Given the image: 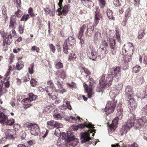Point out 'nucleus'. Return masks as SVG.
<instances>
[{"label":"nucleus","instance_id":"f257e3e1","mask_svg":"<svg viewBox=\"0 0 147 147\" xmlns=\"http://www.w3.org/2000/svg\"><path fill=\"white\" fill-rule=\"evenodd\" d=\"M78 138H58L57 145L63 147L75 146L78 144Z\"/></svg>","mask_w":147,"mask_h":147},{"label":"nucleus","instance_id":"f03ea898","mask_svg":"<svg viewBox=\"0 0 147 147\" xmlns=\"http://www.w3.org/2000/svg\"><path fill=\"white\" fill-rule=\"evenodd\" d=\"M113 76L112 74L109 75L105 80V77L103 76L100 78L99 85L97 86L96 88V91L98 92H101L102 88L106 85L111 86L112 83Z\"/></svg>","mask_w":147,"mask_h":147},{"label":"nucleus","instance_id":"7ed1b4c3","mask_svg":"<svg viewBox=\"0 0 147 147\" xmlns=\"http://www.w3.org/2000/svg\"><path fill=\"white\" fill-rule=\"evenodd\" d=\"M123 49H124V51L127 53V55H125V59H124L127 61H130L135 50L133 44L132 42H129L124 45Z\"/></svg>","mask_w":147,"mask_h":147},{"label":"nucleus","instance_id":"20e7f679","mask_svg":"<svg viewBox=\"0 0 147 147\" xmlns=\"http://www.w3.org/2000/svg\"><path fill=\"white\" fill-rule=\"evenodd\" d=\"M9 74L10 72L7 71L4 76L3 80L0 81V93L1 94L6 92L7 90L5 88H8L9 87Z\"/></svg>","mask_w":147,"mask_h":147},{"label":"nucleus","instance_id":"39448f33","mask_svg":"<svg viewBox=\"0 0 147 147\" xmlns=\"http://www.w3.org/2000/svg\"><path fill=\"white\" fill-rule=\"evenodd\" d=\"M75 40L74 37L70 36L64 42L63 45V51L67 54L74 46Z\"/></svg>","mask_w":147,"mask_h":147},{"label":"nucleus","instance_id":"423d86ee","mask_svg":"<svg viewBox=\"0 0 147 147\" xmlns=\"http://www.w3.org/2000/svg\"><path fill=\"white\" fill-rule=\"evenodd\" d=\"M135 120L134 119H129L127 120L125 125L122 126L120 130L119 134L121 135H125L129 129L134 126Z\"/></svg>","mask_w":147,"mask_h":147},{"label":"nucleus","instance_id":"0eeeda50","mask_svg":"<svg viewBox=\"0 0 147 147\" xmlns=\"http://www.w3.org/2000/svg\"><path fill=\"white\" fill-rule=\"evenodd\" d=\"M147 120L146 118L142 117L141 118L135 120L134 127L139 129L145 125H146Z\"/></svg>","mask_w":147,"mask_h":147},{"label":"nucleus","instance_id":"6e6552de","mask_svg":"<svg viewBox=\"0 0 147 147\" xmlns=\"http://www.w3.org/2000/svg\"><path fill=\"white\" fill-rule=\"evenodd\" d=\"M115 107V102L111 101H108L107 102L105 111L107 113H113Z\"/></svg>","mask_w":147,"mask_h":147},{"label":"nucleus","instance_id":"1a4fd4ad","mask_svg":"<svg viewBox=\"0 0 147 147\" xmlns=\"http://www.w3.org/2000/svg\"><path fill=\"white\" fill-rule=\"evenodd\" d=\"M109 39L110 42L109 46L110 48H114L115 46V40L117 39L118 42L120 41V38L119 33L117 32L113 38H110Z\"/></svg>","mask_w":147,"mask_h":147},{"label":"nucleus","instance_id":"9d476101","mask_svg":"<svg viewBox=\"0 0 147 147\" xmlns=\"http://www.w3.org/2000/svg\"><path fill=\"white\" fill-rule=\"evenodd\" d=\"M29 98H25L22 101V102L24 103V105L26 108L29 107V105L32 101L36 99V96L32 93H30L29 94Z\"/></svg>","mask_w":147,"mask_h":147},{"label":"nucleus","instance_id":"9b49d317","mask_svg":"<svg viewBox=\"0 0 147 147\" xmlns=\"http://www.w3.org/2000/svg\"><path fill=\"white\" fill-rule=\"evenodd\" d=\"M119 118L118 117H115L112 121L111 124L110 125L108 128V131L109 133H111L114 131L117 127L118 124Z\"/></svg>","mask_w":147,"mask_h":147},{"label":"nucleus","instance_id":"f8f14e48","mask_svg":"<svg viewBox=\"0 0 147 147\" xmlns=\"http://www.w3.org/2000/svg\"><path fill=\"white\" fill-rule=\"evenodd\" d=\"M125 94L127 98H130L134 96V92L132 86H127L126 87Z\"/></svg>","mask_w":147,"mask_h":147},{"label":"nucleus","instance_id":"ddd939ff","mask_svg":"<svg viewBox=\"0 0 147 147\" xmlns=\"http://www.w3.org/2000/svg\"><path fill=\"white\" fill-rule=\"evenodd\" d=\"M64 116L65 112L63 111H60L57 109L54 111L53 117L55 119L61 120L63 118Z\"/></svg>","mask_w":147,"mask_h":147},{"label":"nucleus","instance_id":"4468645a","mask_svg":"<svg viewBox=\"0 0 147 147\" xmlns=\"http://www.w3.org/2000/svg\"><path fill=\"white\" fill-rule=\"evenodd\" d=\"M15 3H16V6L18 9L17 11L15 12V16L18 18H20L23 13V12L20 10V9L21 8V0H15Z\"/></svg>","mask_w":147,"mask_h":147},{"label":"nucleus","instance_id":"2eb2a0df","mask_svg":"<svg viewBox=\"0 0 147 147\" xmlns=\"http://www.w3.org/2000/svg\"><path fill=\"white\" fill-rule=\"evenodd\" d=\"M28 127L30 131L31 134L34 135L36 136L37 135L36 127L37 124L36 123H31L27 126Z\"/></svg>","mask_w":147,"mask_h":147},{"label":"nucleus","instance_id":"dca6fc26","mask_svg":"<svg viewBox=\"0 0 147 147\" xmlns=\"http://www.w3.org/2000/svg\"><path fill=\"white\" fill-rule=\"evenodd\" d=\"M88 55L89 58L92 60H95L97 57V55L94 49H90Z\"/></svg>","mask_w":147,"mask_h":147},{"label":"nucleus","instance_id":"f3484780","mask_svg":"<svg viewBox=\"0 0 147 147\" xmlns=\"http://www.w3.org/2000/svg\"><path fill=\"white\" fill-rule=\"evenodd\" d=\"M57 11L58 12V15L60 16L63 15L65 16L68 12V7L67 5L63 7L62 9L61 7L58 9Z\"/></svg>","mask_w":147,"mask_h":147},{"label":"nucleus","instance_id":"a211bd4d","mask_svg":"<svg viewBox=\"0 0 147 147\" xmlns=\"http://www.w3.org/2000/svg\"><path fill=\"white\" fill-rule=\"evenodd\" d=\"M127 98L129 99L127 100L129 103V106L131 107L132 109H135L137 105L134 98L133 97Z\"/></svg>","mask_w":147,"mask_h":147},{"label":"nucleus","instance_id":"6ab92c4d","mask_svg":"<svg viewBox=\"0 0 147 147\" xmlns=\"http://www.w3.org/2000/svg\"><path fill=\"white\" fill-rule=\"evenodd\" d=\"M12 41V37L10 35H6L5 38L4 39L3 45L5 46V45H9L10 44Z\"/></svg>","mask_w":147,"mask_h":147},{"label":"nucleus","instance_id":"aec40b11","mask_svg":"<svg viewBox=\"0 0 147 147\" xmlns=\"http://www.w3.org/2000/svg\"><path fill=\"white\" fill-rule=\"evenodd\" d=\"M81 142L82 144L85 143L87 145L91 144L94 145L96 144V143H94L92 138H81Z\"/></svg>","mask_w":147,"mask_h":147},{"label":"nucleus","instance_id":"412c9836","mask_svg":"<svg viewBox=\"0 0 147 147\" xmlns=\"http://www.w3.org/2000/svg\"><path fill=\"white\" fill-rule=\"evenodd\" d=\"M147 95V93L145 91L141 90L140 89L138 90L136 96L139 98H144Z\"/></svg>","mask_w":147,"mask_h":147},{"label":"nucleus","instance_id":"4be33fe9","mask_svg":"<svg viewBox=\"0 0 147 147\" xmlns=\"http://www.w3.org/2000/svg\"><path fill=\"white\" fill-rule=\"evenodd\" d=\"M121 69L119 67H116L114 70V75L117 79H119L121 77Z\"/></svg>","mask_w":147,"mask_h":147},{"label":"nucleus","instance_id":"5701e85b","mask_svg":"<svg viewBox=\"0 0 147 147\" xmlns=\"http://www.w3.org/2000/svg\"><path fill=\"white\" fill-rule=\"evenodd\" d=\"M16 17L14 15H12L10 17V25L9 26L10 28H14L16 24Z\"/></svg>","mask_w":147,"mask_h":147},{"label":"nucleus","instance_id":"b1692460","mask_svg":"<svg viewBox=\"0 0 147 147\" xmlns=\"http://www.w3.org/2000/svg\"><path fill=\"white\" fill-rule=\"evenodd\" d=\"M95 81L93 78H90L88 85H87L89 89H90V90H93L95 86Z\"/></svg>","mask_w":147,"mask_h":147},{"label":"nucleus","instance_id":"393cba45","mask_svg":"<svg viewBox=\"0 0 147 147\" xmlns=\"http://www.w3.org/2000/svg\"><path fill=\"white\" fill-rule=\"evenodd\" d=\"M8 119L7 115H5L3 113L1 112L0 113V123L3 124L5 122L6 120Z\"/></svg>","mask_w":147,"mask_h":147},{"label":"nucleus","instance_id":"a878e982","mask_svg":"<svg viewBox=\"0 0 147 147\" xmlns=\"http://www.w3.org/2000/svg\"><path fill=\"white\" fill-rule=\"evenodd\" d=\"M59 108L63 110H66L67 109L69 110L71 109V107L70 104L69 102L68 101L66 102L65 105L63 104L62 106L60 107Z\"/></svg>","mask_w":147,"mask_h":147},{"label":"nucleus","instance_id":"bb28decb","mask_svg":"<svg viewBox=\"0 0 147 147\" xmlns=\"http://www.w3.org/2000/svg\"><path fill=\"white\" fill-rule=\"evenodd\" d=\"M83 86L84 87L87 93L88 97V98H90L92 97V95L93 94L92 93V90H90L88 88V87L87 86V84L84 83Z\"/></svg>","mask_w":147,"mask_h":147},{"label":"nucleus","instance_id":"cd10ccee","mask_svg":"<svg viewBox=\"0 0 147 147\" xmlns=\"http://www.w3.org/2000/svg\"><path fill=\"white\" fill-rule=\"evenodd\" d=\"M45 91L48 94L50 93H53L55 92V88L53 86H49L45 88Z\"/></svg>","mask_w":147,"mask_h":147},{"label":"nucleus","instance_id":"c85d7f7f","mask_svg":"<svg viewBox=\"0 0 147 147\" xmlns=\"http://www.w3.org/2000/svg\"><path fill=\"white\" fill-rule=\"evenodd\" d=\"M101 39V34L99 32H96L94 36V41H99Z\"/></svg>","mask_w":147,"mask_h":147},{"label":"nucleus","instance_id":"c756f323","mask_svg":"<svg viewBox=\"0 0 147 147\" xmlns=\"http://www.w3.org/2000/svg\"><path fill=\"white\" fill-rule=\"evenodd\" d=\"M63 65L61 62V60L59 59H57L56 60L55 62V67L57 69H60L63 67Z\"/></svg>","mask_w":147,"mask_h":147},{"label":"nucleus","instance_id":"7c9ffc66","mask_svg":"<svg viewBox=\"0 0 147 147\" xmlns=\"http://www.w3.org/2000/svg\"><path fill=\"white\" fill-rule=\"evenodd\" d=\"M86 28V26L85 25H83L81 27L78 36V39H81L82 38V37L83 35V32Z\"/></svg>","mask_w":147,"mask_h":147},{"label":"nucleus","instance_id":"2f4dec72","mask_svg":"<svg viewBox=\"0 0 147 147\" xmlns=\"http://www.w3.org/2000/svg\"><path fill=\"white\" fill-rule=\"evenodd\" d=\"M116 88H112L111 91L110 92L109 95L110 96L113 97L116 96L119 92H117V90L115 89Z\"/></svg>","mask_w":147,"mask_h":147},{"label":"nucleus","instance_id":"473e14b6","mask_svg":"<svg viewBox=\"0 0 147 147\" xmlns=\"http://www.w3.org/2000/svg\"><path fill=\"white\" fill-rule=\"evenodd\" d=\"M79 127L80 128L83 129L85 127H86L89 128H93L94 125L90 123H89L88 125H85L83 123H81L78 125Z\"/></svg>","mask_w":147,"mask_h":147},{"label":"nucleus","instance_id":"72a5a7b5","mask_svg":"<svg viewBox=\"0 0 147 147\" xmlns=\"http://www.w3.org/2000/svg\"><path fill=\"white\" fill-rule=\"evenodd\" d=\"M24 66V63L22 61H19L16 64V69L18 70L21 69Z\"/></svg>","mask_w":147,"mask_h":147},{"label":"nucleus","instance_id":"f704fd0d","mask_svg":"<svg viewBox=\"0 0 147 147\" xmlns=\"http://www.w3.org/2000/svg\"><path fill=\"white\" fill-rule=\"evenodd\" d=\"M123 84L122 83H120L118 84L115 85L113 88H116L115 89H117V92H120L123 88Z\"/></svg>","mask_w":147,"mask_h":147},{"label":"nucleus","instance_id":"c9c22d12","mask_svg":"<svg viewBox=\"0 0 147 147\" xmlns=\"http://www.w3.org/2000/svg\"><path fill=\"white\" fill-rule=\"evenodd\" d=\"M5 133L7 138H14L12 132L10 129L5 130Z\"/></svg>","mask_w":147,"mask_h":147},{"label":"nucleus","instance_id":"e433bc0d","mask_svg":"<svg viewBox=\"0 0 147 147\" xmlns=\"http://www.w3.org/2000/svg\"><path fill=\"white\" fill-rule=\"evenodd\" d=\"M47 127L50 129H53L55 127V122L53 120L48 121L47 122Z\"/></svg>","mask_w":147,"mask_h":147},{"label":"nucleus","instance_id":"4c0bfd02","mask_svg":"<svg viewBox=\"0 0 147 147\" xmlns=\"http://www.w3.org/2000/svg\"><path fill=\"white\" fill-rule=\"evenodd\" d=\"M14 122V120L13 119H11L8 120V119L5 122H4L3 125L5 124L7 125H12Z\"/></svg>","mask_w":147,"mask_h":147},{"label":"nucleus","instance_id":"58836bf2","mask_svg":"<svg viewBox=\"0 0 147 147\" xmlns=\"http://www.w3.org/2000/svg\"><path fill=\"white\" fill-rule=\"evenodd\" d=\"M57 84L59 88V90L60 92L63 94L66 92V90L63 88L61 84L59 81L57 82Z\"/></svg>","mask_w":147,"mask_h":147},{"label":"nucleus","instance_id":"ea45409f","mask_svg":"<svg viewBox=\"0 0 147 147\" xmlns=\"http://www.w3.org/2000/svg\"><path fill=\"white\" fill-rule=\"evenodd\" d=\"M52 106V105H51L44 107L43 109V113H49L51 110V109Z\"/></svg>","mask_w":147,"mask_h":147},{"label":"nucleus","instance_id":"a19ab883","mask_svg":"<svg viewBox=\"0 0 147 147\" xmlns=\"http://www.w3.org/2000/svg\"><path fill=\"white\" fill-rule=\"evenodd\" d=\"M56 75L59 78H61L63 80L67 78L66 74L65 72L64 71L61 72L59 76H58V74H56Z\"/></svg>","mask_w":147,"mask_h":147},{"label":"nucleus","instance_id":"79ce46f5","mask_svg":"<svg viewBox=\"0 0 147 147\" xmlns=\"http://www.w3.org/2000/svg\"><path fill=\"white\" fill-rule=\"evenodd\" d=\"M107 14L108 17L110 19L114 20L115 18L113 15V13L112 11L110 10L107 11Z\"/></svg>","mask_w":147,"mask_h":147},{"label":"nucleus","instance_id":"37998d69","mask_svg":"<svg viewBox=\"0 0 147 147\" xmlns=\"http://www.w3.org/2000/svg\"><path fill=\"white\" fill-rule=\"evenodd\" d=\"M144 59V63L147 65V57L145 56V55L144 54L142 55L141 56L139 60L140 63H141L142 61V59Z\"/></svg>","mask_w":147,"mask_h":147},{"label":"nucleus","instance_id":"c03bdc74","mask_svg":"<svg viewBox=\"0 0 147 147\" xmlns=\"http://www.w3.org/2000/svg\"><path fill=\"white\" fill-rule=\"evenodd\" d=\"M75 137L73 132L69 131L67 132V138H74Z\"/></svg>","mask_w":147,"mask_h":147},{"label":"nucleus","instance_id":"a18cd8bd","mask_svg":"<svg viewBox=\"0 0 147 147\" xmlns=\"http://www.w3.org/2000/svg\"><path fill=\"white\" fill-rule=\"evenodd\" d=\"M79 117H78L77 118H75L72 117H70L69 118V120L71 122L73 123H77V121L79 120L80 119Z\"/></svg>","mask_w":147,"mask_h":147},{"label":"nucleus","instance_id":"49530a36","mask_svg":"<svg viewBox=\"0 0 147 147\" xmlns=\"http://www.w3.org/2000/svg\"><path fill=\"white\" fill-rule=\"evenodd\" d=\"M81 138H91L89 137L90 134H89L88 132H85L81 133Z\"/></svg>","mask_w":147,"mask_h":147},{"label":"nucleus","instance_id":"de8ad7c7","mask_svg":"<svg viewBox=\"0 0 147 147\" xmlns=\"http://www.w3.org/2000/svg\"><path fill=\"white\" fill-rule=\"evenodd\" d=\"M69 56V59L70 60H74L76 57V55L73 52H72Z\"/></svg>","mask_w":147,"mask_h":147},{"label":"nucleus","instance_id":"09e8293b","mask_svg":"<svg viewBox=\"0 0 147 147\" xmlns=\"http://www.w3.org/2000/svg\"><path fill=\"white\" fill-rule=\"evenodd\" d=\"M141 69L140 66L136 65L133 67V71L135 73L138 72Z\"/></svg>","mask_w":147,"mask_h":147},{"label":"nucleus","instance_id":"8fccbe9b","mask_svg":"<svg viewBox=\"0 0 147 147\" xmlns=\"http://www.w3.org/2000/svg\"><path fill=\"white\" fill-rule=\"evenodd\" d=\"M24 25L20 24L18 27V31L20 34H22L24 32Z\"/></svg>","mask_w":147,"mask_h":147},{"label":"nucleus","instance_id":"3c124183","mask_svg":"<svg viewBox=\"0 0 147 147\" xmlns=\"http://www.w3.org/2000/svg\"><path fill=\"white\" fill-rule=\"evenodd\" d=\"M29 15L28 14L24 15L21 19V21H26L29 18Z\"/></svg>","mask_w":147,"mask_h":147},{"label":"nucleus","instance_id":"603ef678","mask_svg":"<svg viewBox=\"0 0 147 147\" xmlns=\"http://www.w3.org/2000/svg\"><path fill=\"white\" fill-rule=\"evenodd\" d=\"M94 18L95 20L96 21L97 23L98 21L100 20V14L99 13H97L96 12Z\"/></svg>","mask_w":147,"mask_h":147},{"label":"nucleus","instance_id":"864d4df0","mask_svg":"<svg viewBox=\"0 0 147 147\" xmlns=\"http://www.w3.org/2000/svg\"><path fill=\"white\" fill-rule=\"evenodd\" d=\"M61 134V131L58 128H57L55 131L54 134L57 137H59L60 136Z\"/></svg>","mask_w":147,"mask_h":147},{"label":"nucleus","instance_id":"5fc2aeb1","mask_svg":"<svg viewBox=\"0 0 147 147\" xmlns=\"http://www.w3.org/2000/svg\"><path fill=\"white\" fill-rule=\"evenodd\" d=\"M67 84L72 89H73V88H76V84L73 82H72L71 84H70L69 83H67Z\"/></svg>","mask_w":147,"mask_h":147},{"label":"nucleus","instance_id":"6e6d98bb","mask_svg":"<svg viewBox=\"0 0 147 147\" xmlns=\"http://www.w3.org/2000/svg\"><path fill=\"white\" fill-rule=\"evenodd\" d=\"M34 65L33 64H31L30 65V67L28 68V71L30 74H32L33 73V68Z\"/></svg>","mask_w":147,"mask_h":147},{"label":"nucleus","instance_id":"4d7b16f0","mask_svg":"<svg viewBox=\"0 0 147 147\" xmlns=\"http://www.w3.org/2000/svg\"><path fill=\"white\" fill-rule=\"evenodd\" d=\"M55 127H57L58 128H62L63 127V125L55 121Z\"/></svg>","mask_w":147,"mask_h":147},{"label":"nucleus","instance_id":"13d9d810","mask_svg":"<svg viewBox=\"0 0 147 147\" xmlns=\"http://www.w3.org/2000/svg\"><path fill=\"white\" fill-rule=\"evenodd\" d=\"M99 1L100 6L102 8L106 4L105 0H99Z\"/></svg>","mask_w":147,"mask_h":147},{"label":"nucleus","instance_id":"bf43d9fd","mask_svg":"<svg viewBox=\"0 0 147 147\" xmlns=\"http://www.w3.org/2000/svg\"><path fill=\"white\" fill-rule=\"evenodd\" d=\"M48 95L50 96V97L53 100L57 98L56 96L53 94V93H50L49 94H48Z\"/></svg>","mask_w":147,"mask_h":147},{"label":"nucleus","instance_id":"052dcab7","mask_svg":"<svg viewBox=\"0 0 147 147\" xmlns=\"http://www.w3.org/2000/svg\"><path fill=\"white\" fill-rule=\"evenodd\" d=\"M113 3L116 7H119L121 5V3L118 0H117L115 1H114Z\"/></svg>","mask_w":147,"mask_h":147},{"label":"nucleus","instance_id":"680f3d73","mask_svg":"<svg viewBox=\"0 0 147 147\" xmlns=\"http://www.w3.org/2000/svg\"><path fill=\"white\" fill-rule=\"evenodd\" d=\"M48 132L47 131H44L40 134V135L43 138H45Z\"/></svg>","mask_w":147,"mask_h":147},{"label":"nucleus","instance_id":"e2e57ef3","mask_svg":"<svg viewBox=\"0 0 147 147\" xmlns=\"http://www.w3.org/2000/svg\"><path fill=\"white\" fill-rule=\"evenodd\" d=\"M36 81L34 79H31L30 81V83L31 86H36Z\"/></svg>","mask_w":147,"mask_h":147},{"label":"nucleus","instance_id":"0e129e2a","mask_svg":"<svg viewBox=\"0 0 147 147\" xmlns=\"http://www.w3.org/2000/svg\"><path fill=\"white\" fill-rule=\"evenodd\" d=\"M144 35V31H142V32H140L139 33V35L138 36V38L139 39H141L143 38Z\"/></svg>","mask_w":147,"mask_h":147},{"label":"nucleus","instance_id":"69168bd1","mask_svg":"<svg viewBox=\"0 0 147 147\" xmlns=\"http://www.w3.org/2000/svg\"><path fill=\"white\" fill-rule=\"evenodd\" d=\"M82 3L85 5L90 2V0H81Z\"/></svg>","mask_w":147,"mask_h":147},{"label":"nucleus","instance_id":"338daca9","mask_svg":"<svg viewBox=\"0 0 147 147\" xmlns=\"http://www.w3.org/2000/svg\"><path fill=\"white\" fill-rule=\"evenodd\" d=\"M142 111H143L142 113H143L144 114L147 113V104L143 108Z\"/></svg>","mask_w":147,"mask_h":147},{"label":"nucleus","instance_id":"774afa93","mask_svg":"<svg viewBox=\"0 0 147 147\" xmlns=\"http://www.w3.org/2000/svg\"><path fill=\"white\" fill-rule=\"evenodd\" d=\"M28 12L29 14L32 17L34 16V15L32 12V9L31 8H29L28 10Z\"/></svg>","mask_w":147,"mask_h":147}]
</instances>
